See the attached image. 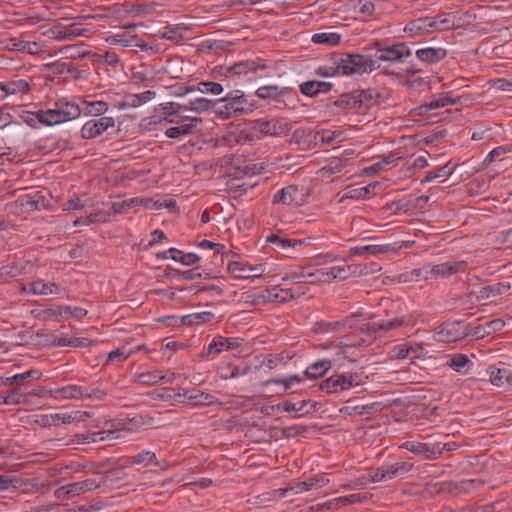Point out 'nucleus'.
<instances>
[{
	"label": "nucleus",
	"mask_w": 512,
	"mask_h": 512,
	"mask_svg": "<svg viewBox=\"0 0 512 512\" xmlns=\"http://www.w3.org/2000/svg\"><path fill=\"white\" fill-rule=\"evenodd\" d=\"M301 377L298 375L290 376L288 378H271L260 383L261 386H269L270 384H280L283 386V392L291 389L292 384L301 382Z\"/></svg>",
	"instance_id": "nucleus-46"
},
{
	"label": "nucleus",
	"mask_w": 512,
	"mask_h": 512,
	"mask_svg": "<svg viewBox=\"0 0 512 512\" xmlns=\"http://www.w3.org/2000/svg\"><path fill=\"white\" fill-rule=\"evenodd\" d=\"M9 45L12 50L29 54H37L40 50V46L37 42L24 41L18 38L9 39Z\"/></svg>",
	"instance_id": "nucleus-35"
},
{
	"label": "nucleus",
	"mask_w": 512,
	"mask_h": 512,
	"mask_svg": "<svg viewBox=\"0 0 512 512\" xmlns=\"http://www.w3.org/2000/svg\"><path fill=\"white\" fill-rule=\"evenodd\" d=\"M447 55L444 48L426 47L416 51L417 58L427 64L438 63L443 60Z\"/></svg>",
	"instance_id": "nucleus-21"
},
{
	"label": "nucleus",
	"mask_w": 512,
	"mask_h": 512,
	"mask_svg": "<svg viewBox=\"0 0 512 512\" xmlns=\"http://www.w3.org/2000/svg\"><path fill=\"white\" fill-rule=\"evenodd\" d=\"M286 88H279L275 85L262 86L257 89L256 95L262 99H277L278 97L286 94Z\"/></svg>",
	"instance_id": "nucleus-42"
},
{
	"label": "nucleus",
	"mask_w": 512,
	"mask_h": 512,
	"mask_svg": "<svg viewBox=\"0 0 512 512\" xmlns=\"http://www.w3.org/2000/svg\"><path fill=\"white\" fill-rule=\"evenodd\" d=\"M135 350L129 348L127 345L117 348L109 353L108 359L112 362L114 361H124L126 360Z\"/></svg>",
	"instance_id": "nucleus-54"
},
{
	"label": "nucleus",
	"mask_w": 512,
	"mask_h": 512,
	"mask_svg": "<svg viewBox=\"0 0 512 512\" xmlns=\"http://www.w3.org/2000/svg\"><path fill=\"white\" fill-rule=\"evenodd\" d=\"M174 379H175L174 373L164 374L160 370H154V371H148V372H143V373L137 374L135 382H137L138 384L145 385V386H152V385L157 384L160 381H164L167 383H173Z\"/></svg>",
	"instance_id": "nucleus-19"
},
{
	"label": "nucleus",
	"mask_w": 512,
	"mask_h": 512,
	"mask_svg": "<svg viewBox=\"0 0 512 512\" xmlns=\"http://www.w3.org/2000/svg\"><path fill=\"white\" fill-rule=\"evenodd\" d=\"M468 335L466 328L461 327L459 322L442 324L434 334V338L440 342H456Z\"/></svg>",
	"instance_id": "nucleus-11"
},
{
	"label": "nucleus",
	"mask_w": 512,
	"mask_h": 512,
	"mask_svg": "<svg viewBox=\"0 0 512 512\" xmlns=\"http://www.w3.org/2000/svg\"><path fill=\"white\" fill-rule=\"evenodd\" d=\"M28 392L23 386H18L12 389L7 395H0V400L8 405H17L22 402V399Z\"/></svg>",
	"instance_id": "nucleus-44"
},
{
	"label": "nucleus",
	"mask_w": 512,
	"mask_h": 512,
	"mask_svg": "<svg viewBox=\"0 0 512 512\" xmlns=\"http://www.w3.org/2000/svg\"><path fill=\"white\" fill-rule=\"evenodd\" d=\"M177 121L179 123H176V126L166 130L165 134L167 137L175 139L192 134L197 125L202 122V119L199 117L178 116Z\"/></svg>",
	"instance_id": "nucleus-12"
},
{
	"label": "nucleus",
	"mask_w": 512,
	"mask_h": 512,
	"mask_svg": "<svg viewBox=\"0 0 512 512\" xmlns=\"http://www.w3.org/2000/svg\"><path fill=\"white\" fill-rule=\"evenodd\" d=\"M341 35L336 32H322L312 36V42L315 44H325L335 46L340 43Z\"/></svg>",
	"instance_id": "nucleus-41"
},
{
	"label": "nucleus",
	"mask_w": 512,
	"mask_h": 512,
	"mask_svg": "<svg viewBox=\"0 0 512 512\" xmlns=\"http://www.w3.org/2000/svg\"><path fill=\"white\" fill-rule=\"evenodd\" d=\"M367 379L368 376L362 373L334 374L321 382L320 389L329 394H338L363 385Z\"/></svg>",
	"instance_id": "nucleus-4"
},
{
	"label": "nucleus",
	"mask_w": 512,
	"mask_h": 512,
	"mask_svg": "<svg viewBox=\"0 0 512 512\" xmlns=\"http://www.w3.org/2000/svg\"><path fill=\"white\" fill-rule=\"evenodd\" d=\"M266 65L264 63H258L254 60H247L235 63L232 66H220L213 69V74L216 78H221V81L224 84L212 82V81H204L198 84V87L195 86H186L183 92L178 93V96H185L186 94L193 92L195 90H199L202 93H211L214 95H219L224 91V88H232V83L230 82V78L240 77L242 75H247L249 73H254L259 69H265Z\"/></svg>",
	"instance_id": "nucleus-1"
},
{
	"label": "nucleus",
	"mask_w": 512,
	"mask_h": 512,
	"mask_svg": "<svg viewBox=\"0 0 512 512\" xmlns=\"http://www.w3.org/2000/svg\"><path fill=\"white\" fill-rule=\"evenodd\" d=\"M0 87L6 94L11 95L18 93L25 94L31 90L30 84L24 79L12 80L10 82L1 84Z\"/></svg>",
	"instance_id": "nucleus-31"
},
{
	"label": "nucleus",
	"mask_w": 512,
	"mask_h": 512,
	"mask_svg": "<svg viewBox=\"0 0 512 512\" xmlns=\"http://www.w3.org/2000/svg\"><path fill=\"white\" fill-rule=\"evenodd\" d=\"M214 319V314L209 311L193 313L182 317V323L185 325H193L210 322Z\"/></svg>",
	"instance_id": "nucleus-45"
},
{
	"label": "nucleus",
	"mask_w": 512,
	"mask_h": 512,
	"mask_svg": "<svg viewBox=\"0 0 512 512\" xmlns=\"http://www.w3.org/2000/svg\"><path fill=\"white\" fill-rule=\"evenodd\" d=\"M356 91L358 95L359 107H371L381 104L388 96L386 89L369 88Z\"/></svg>",
	"instance_id": "nucleus-16"
},
{
	"label": "nucleus",
	"mask_w": 512,
	"mask_h": 512,
	"mask_svg": "<svg viewBox=\"0 0 512 512\" xmlns=\"http://www.w3.org/2000/svg\"><path fill=\"white\" fill-rule=\"evenodd\" d=\"M349 251L354 256H362L365 254L379 255V254L386 253V252L390 251V245L357 246V247H351Z\"/></svg>",
	"instance_id": "nucleus-32"
},
{
	"label": "nucleus",
	"mask_w": 512,
	"mask_h": 512,
	"mask_svg": "<svg viewBox=\"0 0 512 512\" xmlns=\"http://www.w3.org/2000/svg\"><path fill=\"white\" fill-rule=\"evenodd\" d=\"M134 28V26H129L125 32L112 35L107 41L111 44H118L123 47L133 46L137 41V35L131 34V30Z\"/></svg>",
	"instance_id": "nucleus-28"
},
{
	"label": "nucleus",
	"mask_w": 512,
	"mask_h": 512,
	"mask_svg": "<svg viewBox=\"0 0 512 512\" xmlns=\"http://www.w3.org/2000/svg\"><path fill=\"white\" fill-rule=\"evenodd\" d=\"M68 20V18H61L57 24L49 28L44 35L52 37L57 41H68L69 37H67L66 26H63L60 21Z\"/></svg>",
	"instance_id": "nucleus-47"
},
{
	"label": "nucleus",
	"mask_w": 512,
	"mask_h": 512,
	"mask_svg": "<svg viewBox=\"0 0 512 512\" xmlns=\"http://www.w3.org/2000/svg\"><path fill=\"white\" fill-rule=\"evenodd\" d=\"M186 105L187 110L200 114L208 111L212 107V101L201 97L190 101Z\"/></svg>",
	"instance_id": "nucleus-49"
},
{
	"label": "nucleus",
	"mask_w": 512,
	"mask_h": 512,
	"mask_svg": "<svg viewBox=\"0 0 512 512\" xmlns=\"http://www.w3.org/2000/svg\"><path fill=\"white\" fill-rule=\"evenodd\" d=\"M109 105L105 101H82V106H80V110H82V114L85 116H94V117H104L103 115L108 111Z\"/></svg>",
	"instance_id": "nucleus-22"
},
{
	"label": "nucleus",
	"mask_w": 512,
	"mask_h": 512,
	"mask_svg": "<svg viewBox=\"0 0 512 512\" xmlns=\"http://www.w3.org/2000/svg\"><path fill=\"white\" fill-rule=\"evenodd\" d=\"M47 68L53 74H63L65 72L72 74L74 71V67H72L70 64L59 61L47 64Z\"/></svg>",
	"instance_id": "nucleus-60"
},
{
	"label": "nucleus",
	"mask_w": 512,
	"mask_h": 512,
	"mask_svg": "<svg viewBox=\"0 0 512 512\" xmlns=\"http://www.w3.org/2000/svg\"><path fill=\"white\" fill-rule=\"evenodd\" d=\"M397 155H398L397 153H394V154H389V155L383 157L380 161L372 164L369 167H366L364 169L365 173H367V174H377V173H379L381 171H384L386 169V166H388L390 164H393L397 160H401L402 159L401 156H397Z\"/></svg>",
	"instance_id": "nucleus-37"
},
{
	"label": "nucleus",
	"mask_w": 512,
	"mask_h": 512,
	"mask_svg": "<svg viewBox=\"0 0 512 512\" xmlns=\"http://www.w3.org/2000/svg\"><path fill=\"white\" fill-rule=\"evenodd\" d=\"M334 106L340 109H356L359 107L357 91L343 94L334 103Z\"/></svg>",
	"instance_id": "nucleus-40"
},
{
	"label": "nucleus",
	"mask_w": 512,
	"mask_h": 512,
	"mask_svg": "<svg viewBox=\"0 0 512 512\" xmlns=\"http://www.w3.org/2000/svg\"><path fill=\"white\" fill-rule=\"evenodd\" d=\"M63 289L55 282H45L42 279L35 280L29 284L28 294L47 296L60 295Z\"/></svg>",
	"instance_id": "nucleus-18"
},
{
	"label": "nucleus",
	"mask_w": 512,
	"mask_h": 512,
	"mask_svg": "<svg viewBox=\"0 0 512 512\" xmlns=\"http://www.w3.org/2000/svg\"><path fill=\"white\" fill-rule=\"evenodd\" d=\"M329 347L335 350L331 359L334 362H341L342 360L349 358L348 352L353 348V346L343 342H340L339 345L331 343Z\"/></svg>",
	"instance_id": "nucleus-50"
},
{
	"label": "nucleus",
	"mask_w": 512,
	"mask_h": 512,
	"mask_svg": "<svg viewBox=\"0 0 512 512\" xmlns=\"http://www.w3.org/2000/svg\"><path fill=\"white\" fill-rule=\"evenodd\" d=\"M467 269V263L465 261H454L446 262L438 265H434L426 272V279L441 276L447 277L454 275L458 272H463Z\"/></svg>",
	"instance_id": "nucleus-15"
},
{
	"label": "nucleus",
	"mask_w": 512,
	"mask_h": 512,
	"mask_svg": "<svg viewBox=\"0 0 512 512\" xmlns=\"http://www.w3.org/2000/svg\"><path fill=\"white\" fill-rule=\"evenodd\" d=\"M505 326V323L502 319H494L492 321H489L485 324H483V331L484 333H487V335H491L493 333L501 331Z\"/></svg>",
	"instance_id": "nucleus-64"
},
{
	"label": "nucleus",
	"mask_w": 512,
	"mask_h": 512,
	"mask_svg": "<svg viewBox=\"0 0 512 512\" xmlns=\"http://www.w3.org/2000/svg\"><path fill=\"white\" fill-rule=\"evenodd\" d=\"M452 18L455 21L454 29L460 28L464 25L470 24L473 19H475V15L470 12H456L452 13Z\"/></svg>",
	"instance_id": "nucleus-59"
},
{
	"label": "nucleus",
	"mask_w": 512,
	"mask_h": 512,
	"mask_svg": "<svg viewBox=\"0 0 512 512\" xmlns=\"http://www.w3.org/2000/svg\"><path fill=\"white\" fill-rule=\"evenodd\" d=\"M216 114L222 119L241 116L251 111L245 94L240 90L230 91L224 98L216 101Z\"/></svg>",
	"instance_id": "nucleus-3"
},
{
	"label": "nucleus",
	"mask_w": 512,
	"mask_h": 512,
	"mask_svg": "<svg viewBox=\"0 0 512 512\" xmlns=\"http://www.w3.org/2000/svg\"><path fill=\"white\" fill-rule=\"evenodd\" d=\"M509 285L503 283H497L494 285H488L485 287H481L477 291H472L471 295H475L476 300H485L490 297H495L503 293L504 290L508 289Z\"/></svg>",
	"instance_id": "nucleus-25"
},
{
	"label": "nucleus",
	"mask_w": 512,
	"mask_h": 512,
	"mask_svg": "<svg viewBox=\"0 0 512 512\" xmlns=\"http://www.w3.org/2000/svg\"><path fill=\"white\" fill-rule=\"evenodd\" d=\"M227 269L237 279L260 277L264 272L262 265H247L239 261L230 262Z\"/></svg>",
	"instance_id": "nucleus-14"
},
{
	"label": "nucleus",
	"mask_w": 512,
	"mask_h": 512,
	"mask_svg": "<svg viewBox=\"0 0 512 512\" xmlns=\"http://www.w3.org/2000/svg\"><path fill=\"white\" fill-rule=\"evenodd\" d=\"M130 462L136 465L147 466H160L156 454L150 450H143L130 458Z\"/></svg>",
	"instance_id": "nucleus-30"
},
{
	"label": "nucleus",
	"mask_w": 512,
	"mask_h": 512,
	"mask_svg": "<svg viewBox=\"0 0 512 512\" xmlns=\"http://www.w3.org/2000/svg\"><path fill=\"white\" fill-rule=\"evenodd\" d=\"M316 276L318 278L319 283H330L334 279H339V277H343L345 272L344 270H338V266H333L331 268H318L315 269Z\"/></svg>",
	"instance_id": "nucleus-38"
},
{
	"label": "nucleus",
	"mask_w": 512,
	"mask_h": 512,
	"mask_svg": "<svg viewBox=\"0 0 512 512\" xmlns=\"http://www.w3.org/2000/svg\"><path fill=\"white\" fill-rule=\"evenodd\" d=\"M468 363L469 359L466 355L455 354L449 361L448 365L455 371L460 372Z\"/></svg>",
	"instance_id": "nucleus-62"
},
{
	"label": "nucleus",
	"mask_w": 512,
	"mask_h": 512,
	"mask_svg": "<svg viewBox=\"0 0 512 512\" xmlns=\"http://www.w3.org/2000/svg\"><path fill=\"white\" fill-rule=\"evenodd\" d=\"M458 101L459 99H453L449 97L447 94L442 93L433 98L432 100H430L429 102L422 104L419 107V111L420 114H425L431 110L442 108L447 105H455L458 103Z\"/></svg>",
	"instance_id": "nucleus-23"
},
{
	"label": "nucleus",
	"mask_w": 512,
	"mask_h": 512,
	"mask_svg": "<svg viewBox=\"0 0 512 512\" xmlns=\"http://www.w3.org/2000/svg\"><path fill=\"white\" fill-rule=\"evenodd\" d=\"M345 166V162L340 158L331 159L327 165L322 167L320 170L322 176L332 175L335 173H339Z\"/></svg>",
	"instance_id": "nucleus-51"
},
{
	"label": "nucleus",
	"mask_w": 512,
	"mask_h": 512,
	"mask_svg": "<svg viewBox=\"0 0 512 512\" xmlns=\"http://www.w3.org/2000/svg\"><path fill=\"white\" fill-rule=\"evenodd\" d=\"M265 297L272 302L284 303L295 299L296 295L294 294L293 289H280L274 287L267 291V296Z\"/></svg>",
	"instance_id": "nucleus-34"
},
{
	"label": "nucleus",
	"mask_w": 512,
	"mask_h": 512,
	"mask_svg": "<svg viewBox=\"0 0 512 512\" xmlns=\"http://www.w3.org/2000/svg\"><path fill=\"white\" fill-rule=\"evenodd\" d=\"M267 242L273 244L274 249L285 253L287 256H290V251L296 246H301L303 244L301 240L290 239L283 237L280 234H271L267 238Z\"/></svg>",
	"instance_id": "nucleus-20"
},
{
	"label": "nucleus",
	"mask_w": 512,
	"mask_h": 512,
	"mask_svg": "<svg viewBox=\"0 0 512 512\" xmlns=\"http://www.w3.org/2000/svg\"><path fill=\"white\" fill-rule=\"evenodd\" d=\"M434 19L439 27V31L454 29L455 21L452 18V13L438 14Z\"/></svg>",
	"instance_id": "nucleus-53"
},
{
	"label": "nucleus",
	"mask_w": 512,
	"mask_h": 512,
	"mask_svg": "<svg viewBox=\"0 0 512 512\" xmlns=\"http://www.w3.org/2000/svg\"><path fill=\"white\" fill-rule=\"evenodd\" d=\"M414 348L410 344H400L395 346L391 351V356L396 359H405Z\"/></svg>",
	"instance_id": "nucleus-61"
},
{
	"label": "nucleus",
	"mask_w": 512,
	"mask_h": 512,
	"mask_svg": "<svg viewBox=\"0 0 512 512\" xmlns=\"http://www.w3.org/2000/svg\"><path fill=\"white\" fill-rule=\"evenodd\" d=\"M331 365L332 360L323 359L309 365L304 374L310 379H317L323 376L331 368Z\"/></svg>",
	"instance_id": "nucleus-27"
},
{
	"label": "nucleus",
	"mask_w": 512,
	"mask_h": 512,
	"mask_svg": "<svg viewBox=\"0 0 512 512\" xmlns=\"http://www.w3.org/2000/svg\"><path fill=\"white\" fill-rule=\"evenodd\" d=\"M310 403V401L302 400L297 403L291 402L289 400L284 401L282 404H280L279 407L284 412L291 413V412H302V415L310 413L309 410H305L306 406Z\"/></svg>",
	"instance_id": "nucleus-48"
},
{
	"label": "nucleus",
	"mask_w": 512,
	"mask_h": 512,
	"mask_svg": "<svg viewBox=\"0 0 512 512\" xmlns=\"http://www.w3.org/2000/svg\"><path fill=\"white\" fill-rule=\"evenodd\" d=\"M366 269H367L366 266L361 267L360 265H356V264L338 266V270H341L340 272H342L343 270L345 271V272H343L344 276L339 277V279L345 280L348 277H350L351 275L364 274V273H366V271H365Z\"/></svg>",
	"instance_id": "nucleus-57"
},
{
	"label": "nucleus",
	"mask_w": 512,
	"mask_h": 512,
	"mask_svg": "<svg viewBox=\"0 0 512 512\" xmlns=\"http://www.w3.org/2000/svg\"><path fill=\"white\" fill-rule=\"evenodd\" d=\"M115 126V119L113 117L104 116L98 119L87 121L81 128V137L83 139H93L102 135L109 128Z\"/></svg>",
	"instance_id": "nucleus-9"
},
{
	"label": "nucleus",
	"mask_w": 512,
	"mask_h": 512,
	"mask_svg": "<svg viewBox=\"0 0 512 512\" xmlns=\"http://www.w3.org/2000/svg\"><path fill=\"white\" fill-rule=\"evenodd\" d=\"M348 320L321 321L316 324V331L319 333L342 332L347 327Z\"/></svg>",
	"instance_id": "nucleus-39"
},
{
	"label": "nucleus",
	"mask_w": 512,
	"mask_h": 512,
	"mask_svg": "<svg viewBox=\"0 0 512 512\" xmlns=\"http://www.w3.org/2000/svg\"><path fill=\"white\" fill-rule=\"evenodd\" d=\"M44 118V111L27 112V114L23 116L24 122L32 128H37L39 124L44 125Z\"/></svg>",
	"instance_id": "nucleus-56"
},
{
	"label": "nucleus",
	"mask_w": 512,
	"mask_h": 512,
	"mask_svg": "<svg viewBox=\"0 0 512 512\" xmlns=\"http://www.w3.org/2000/svg\"><path fill=\"white\" fill-rule=\"evenodd\" d=\"M336 73L339 75H362L376 68V61L370 55L342 54L335 61Z\"/></svg>",
	"instance_id": "nucleus-2"
},
{
	"label": "nucleus",
	"mask_w": 512,
	"mask_h": 512,
	"mask_svg": "<svg viewBox=\"0 0 512 512\" xmlns=\"http://www.w3.org/2000/svg\"><path fill=\"white\" fill-rule=\"evenodd\" d=\"M226 337L218 335L213 338L207 348L204 349L203 354L206 356L218 355L223 351H227Z\"/></svg>",
	"instance_id": "nucleus-43"
},
{
	"label": "nucleus",
	"mask_w": 512,
	"mask_h": 512,
	"mask_svg": "<svg viewBox=\"0 0 512 512\" xmlns=\"http://www.w3.org/2000/svg\"><path fill=\"white\" fill-rule=\"evenodd\" d=\"M161 394L162 399L174 400L177 403H186L192 406H208L217 403V398L210 394L196 389H187L183 392L174 393L173 389L165 388Z\"/></svg>",
	"instance_id": "nucleus-6"
},
{
	"label": "nucleus",
	"mask_w": 512,
	"mask_h": 512,
	"mask_svg": "<svg viewBox=\"0 0 512 512\" xmlns=\"http://www.w3.org/2000/svg\"><path fill=\"white\" fill-rule=\"evenodd\" d=\"M141 202H142V200H140L138 198L124 200L121 202H114L112 205V208L115 213H122V212L128 210L129 208H131L133 205H138Z\"/></svg>",
	"instance_id": "nucleus-63"
},
{
	"label": "nucleus",
	"mask_w": 512,
	"mask_h": 512,
	"mask_svg": "<svg viewBox=\"0 0 512 512\" xmlns=\"http://www.w3.org/2000/svg\"><path fill=\"white\" fill-rule=\"evenodd\" d=\"M405 324H406V319H405V317L401 316V317H395L394 319L386 320V321H373L370 325V328L374 332H379V331L389 332V331L395 330L397 328H400V327L404 326Z\"/></svg>",
	"instance_id": "nucleus-26"
},
{
	"label": "nucleus",
	"mask_w": 512,
	"mask_h": 512,
	"mask_svg": "<svg viewBox=\"0 0 512 512\" xmlns=\"http://www.w3.org/2000/svg\"><path fill=\"white\" fill-rule=\"evenodd\" d=\"M99 487L100 483H98L95 479H86L84 481L64 485L58 489L57 493H63L68 497H74Z\"/></svg>",
	"instance_id": "nucleus-17"
},
{
	"label": "nucleus",
	"mask_w": 512,
	"mask_h": 512,
	"mask_svg": "<svg viewBox=\"0 0 512 512\" xmlns=\"http://www.w3.org/2000/svg\"><path fill=\"white\" fill-rule=\"evenodd\" d=\"M82 114L80 106L69 102L65 99H60L55 103L53 109L44 111V125L53 126L77 119Z\"/></svg>",
	"instance_id": "nucleus-5"
},
{
	"label": "nucleus",
	"mask_w": 512,
	"mask_h": 512,
	"mask_svg": "<svg viewBox=\"0 0 512 512\" xmlns=\"http://www.w3.org/2000/svg\"><path fill=\"white\" fill-rule=\"evenodd\" d=\"M23 272V268L20 267L17 263H10L0 267V279H8L14 278L21 275Z\"/></svg>",
	"instance_id": "nucleus-52"
},
{
	"label": "nucleus",
	"mask_w": 512,
	"mask_h": 512,
	"mask_svg": "<svg viewBox=\"0 0 512 512\" xmlns=\"http://www.w3.org/2000/svg\"><path fill=\"white\" fill-rule=\"evenodd\" d=\"M413 463L408 461H400L387 465L388 477L390 480L394 478H403L413 469Z\"/></svg>",
	"instance_id": "nucleus-29"
},
{
	"label": "nucleus",
	"mask_w": 512,
	"mask_h": 512,
	"mask_svg": "<svg viewBox=\"0 0 512 512\" xmlns=\"http://www.w3.org/2000/svg\"><path fill=\"white\" fill-rule=\"evenodd\" d=\"M402 448L412 452L414 454L420 455L425 460L436 459L443 450H451L449 444H441V443H420L415 441H407L402 446Z\"/></svg>",
	"instance_id": "nucleus-8"
},
{
	"label": "nucleus",
	"mask_w": 512,
	"mask_h": 512,
	"mask_svg": "<svg viewBox=\"0 0 512 512\" xmlns=\"http://www.w3.org/2000/svg\"><path fill=\"white\" fill-rule=\"evenodd\" d=\"M428 17H421L409 21L404 31L409 33L411 36H422L427 34Z\"/></svg>",
	"instance_id": "nucleus-33"
},
{
	"label": "nucleus",
	"mask_w": 512,
	"mask_h": 512,
	"mask_svg": "<svg viewBox=\"0 0 512 512\" xmlns=\"http://www.w3.org/2000/svg\"><path fill=\"white\" fill-rule=\"evenodd\" d=\"M42 376V373L39 370H28L21 374H15L12 376L13 380H17V383L19 386H23L26 388L25 381L28 379H40Z\"/></svg>",
	"instance_id": "nucleus-55"
},
{
	"label": "nucleus",
	"mask_w": 512,
	"mask_h": 512,
	"mask_svg": "<svg viewBox=\"0 0 512 512\" xmlns=\"http://www.w3.org/2000/svg\"><path fill=\"white\" fill-rule=\"evenodd\" d=\"M55 395L61 399H101L106 392L99 388L83 387L80 385H68L58 388L54 391Z\"/></svg>",
	"instance_id": "nucleus-7"
},
{
	"label": "nucleus",
	"mask_w": 512,
	"mask_h": 512,
	"mask_svg": "<svg viewBox=\"0 0 512 512\" xmlns=\"http://www.w3.org/2000/svg\"><path fill=\"white\" fill-rule=\"evenodd\" d=\"M378 60L386 62H401L411 55V49L405 43H397L378 49Z\"/></svg>",
	"instance_id": "nucleus-13"
},
{
	"label": "nucleus",
	"mask_w": 512,
	"mask_h": 512,
	"mask_svg": "<svg viewBox=\"0 0 512 512\" xmlns=\"http://www.w3.org/2000/svg\"><path fill=\"white\" fill-rule=\"evenodd\" d=\"M89 413L82 412V411H72V412H65L62 416V422L63 424H70L73 422H80L84 421L87 417H89Z\"/></svg>",
	"instance_id": "nucleus-58"
},
{
	"label": "nucleus",
	"mask_w": 512,
	"mask_h": 512,
	"mask_svg": "<svg viewBox=\"0 0 512 512\" xmlns=\"http://www.w3.org/2000/svg\"><path fill=\"white\" fill-rule=\"evenodd\" d=\"M272 203L301 206L304 203L303 190L296 185H288L274 194Z\"/></svg>",
	"instance_id": "nucleus-10"
},
{
	"label": "nucleus",
	"mask_w": 512,
	"mask_h": 512,
	"mask_svg": "<svg viewBox=\"0 0 512 512\" xmlns=\"http://www.w3.org/2000/svg\"><path fill=\"white\" fill-rule=\"evenodd\" d=\"M65 310H69L68 308H65L64 305H58L54 307H49L43 311H41L40 318L42 320L48 321V320H55L57 322H61L65 319H67V316L65 315Z\"/></svg>",
	"instance_id": "nucleus-36"
},
{
	"label": "nucleus",
	"mask_w": 512,
	"mask_h": 512,
	"mask_svg": "<svg viewBox=\"0 0 512 512\" xmlns=\"http://www.w3.org/2000/svg\"><path fill=\"white\" fill-rule=\"evenodd\" d=\"M490 382L497 387L512 385V372L506 368H491Z\"/></svg>",
	"instance_id": "nucleus-24"
}]
</instances>
